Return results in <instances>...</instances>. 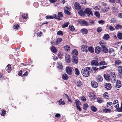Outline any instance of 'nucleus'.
<instances>
[{
  "instance_id": "nucleus-50",
  "label": "nucleus",
  "mask_w": 122,
  "mask_h": 122,
  "mask_svg": "<svg viewBox=\"0 0 122 122\" xmlns=\"http://www.w3.org/2000/svg\"><path fill=\"white\" fill-rule=\"evenodd\" d=\"M64 12L65 13L66 15H71V13L70 12L67 10H64Z\"/></svg>"
},
{
  "instance_id": "nucleus-25",
  "label": "nucleus",
  "mask_w": 122,
  "mask_h": 122,
  "mask_svg": "<svg viewBox=\"0 0 122 122\" xmlns=\"http://www.w3.org/2000/svg\"><path fill=\"white\" fill-rule=\"evenodd\" d=\"M110 38L109 35L107 34H105L103 37L104 39L105 40H108Z\"/></svg>"
},
{
  "instance_id": "nucleus-28",
  "label": "nucleus",
  "mask_w": 122,
  "mask_h": 122,
  "mask_svg": "<svg viewBox=\"0 0 122 122\" xmlns=\"http://www.w3.org/2000/svg\"><path fill=\"white\" fill-rule=\"evenodd\" d=\"M11 68V65L10 64H8L6 67V69L8 72L9 73L10 71Z\"/></svg>"
},
{
  "instance_id": "nucleus-44",
  "label": "nucleus",
  "mask_w": 122,
  "mask_h": 122,
  "mask_svg": "<svg viewBox=\"0 0 122 122\" xmlns=\"http://www.w3.org/2000/svg\"><path fill=\"white\" fill-rule=\"evenodd\" d=\"M74 72L75 74L76 75H79L80 74V73L77 68H76L75 69Z\"/></svg>"
},
{
  "instance_id": "nucleus-33",
  "label": "nucleus",
  "mask_w": 122,
  "mask_h": 122,
  "mask_svg": "<svg viewBox=\"0 0 122 122\" xmlns=\"http://www.w3.org/2000/svg\"><path fill=\"white\" fill-rule=\"evenodd\" d=\"M69 23L68 22H66L64 23L62 25L61 27L62 28H64L68 26L69 24Z\"/></svg>"
},
{
  "instance_id": "nucleus-15",
  "label": "nucleus",
  "mask_w": 122,
  "mask_h": 122,
  "mask_svg": "<svg viewBox=\"0 0 122 122\" xmlns=\"http://www.w3.org/2000/svg\"><path fill=\"white\" fill-rule=\"evenodd\" d=\"M99 43L101 46V48H103L106 46V43L103 41H102L100 42Z\"/></svg>"
},
{
  "instance_id": "nucleus-35",
  "label": "nucleus",
  "mask_w": 122,
  "mask_h": 122,
  "mask_svg": "<svg viewBox=\"0 0 122 122\" xmlns=\"http://www.w3.org/2000/svg\"><path fill=\"white\" fill-rule=\"evenodd\" d=\"M51 51L54 53H55L57 51V50L55 47L53 46L51 47Z\"/></svg>"
},
{
  "instance_id": "nucleus-58",
  "label": "nucleus",
  "mask_w": 122,
  "mask_h": 122,
  "mask_svg": "<svg viewBox=\"0 0 122 122\" xmlns=\"http://www.w3.org/2000/svg\"><path fill=\"white\" fill-rule=\"evenodd\" d=\"M102 28L101 27H99L97 29V32H98L100 33L102 31Z\"/></svg>"
},
{
  "instance_id": "nucleus-21",
  "label": "nucleus",
  "mask_w": 122,
  "mask_h": 122,
  "mask_svg": "<svg viewBox=\"0 0 122 122\" xmlns=\"http://www.w3.org/2000/svg\"><path fill=\"white\" fill-rule=\"evenodd\" d=\"M121 63V61L119 60H117L115 61V66H117Z\"/></svg>"
},
{
  "instance_id": "nucleus-53",
  "label": "nucleus",
  "mask_w": 122,
  "mask_h": 122,
  "mask_svg": "<svg viewBox=\"0 0 122 122\" xmlns=\"http://www.w3.org/2000/svg\"><path fill=\"white\" fill-rule=\"evenodd\" d=\"M112 9L113 12H115L117 10V8L114 6H112Z\"/></svg>"
},
{
  "instance_id": "nucleus-55",
  "label": "nucleus",
  "mask_w": 122,
  "mask_h": 122,
  "mask_svg": "<svg viewBox=\"0 0 122 122\" xmlns=\"http://www.w3.org/2000/svg\"><path fill=\"white\" fill-rule=\"evenodd\" d=\"M6 113V111L5 110H3L2 111V112L1 115L2 116H4L5 114Z\"/></svg>"
},
{
  "instance_id": "nucleus-27",
  "label": "nucleus",
  "mask_w": 122,
  "mask_h": 122,
  "mask_svg": "<svg viewBox=\"0 0 122 122\" xmlns=\"http://www.w3.org/2000/svg\"><path fill=\"white\" fill-rule=\"evenodd\" d=\"M79 14L82 16H84L85 15V11L84 12L83 10H81L78 12Z\"/></svg>"
},
{
  "instance_id": "nucleus-36",
  "label": "nucleus",
  "mask_w": 122,
  "mask_h": 122,
  "mask_svg": "<svg viewBox=\"0 0 122 122\" xmlns=\"http://www.w3.org/2000/svg\"><path fill=\"white\" fill-rule=\"evenodd\" d=\"M103 112L105 113H110L111 110L110 109L107 108H105L103 110Z\"/></svg>"
},
{
  "instance_id": "nucleus-16",
  "label": "nucleus",
  "mask_w": 122,
  "mask_h": 122,
  "mask_svg": "<svg viewBox=\"0 0 122 122\" xmlns=\"http://www.w3.org/2000/svg\"><path fill=\"white\" fill-rule=\"evenodd\" d=\"M104 78L107 81H109L110 80V77L108 74H105L104 75Z\"/></svg>"
},
{
  "instance_id": "nucleus-42",
  "label": "nucleus",
  "mask_w": 122,
  "mask_h": 122,
  "mask_svg": "<svg viewBox=\"0 0 122 122\" xmlns=\"http://www.w3.org/2000/svg\"><path fill=\"white\" fill-rule=\"evenodd\" d=\"M110 75L111 77L112 78H115L116 76L115 73L114 72H112L110 73Z\"/></svg>"
},
{
  "instance_id": "nucleus-18",
  "label": "nucleus",
  "mask_w": 122,
  "mask_h": 122,
  "mask_svg": "<svg viewBox=\"0 0 122 122\" xmlns=\"http://www.w3.org/2000/svg\"><path fill=\"white\" fill-rule=\"evenodd\" d=\"M113 104L115 105L116 104V105L114 106V107L116 108H118L119 107V105L118 104V101L117 100H115L113 102Z\"/></svg>"
},
{
  "instance_id": "nucleus-2",
  "label": "nucleus",
  "mask_w": 122,
  "mask_h": 122,
  "mask_svg": "<svg viewBox=\"0 0 122 122\" xmlns=\"http://www.w3.org/2000/svg\"><path fill=\"white\" fill-rule=\"evenodd\" d=\"M91 9L89 8L86 9L85 10V14H86L89 17H91L93 16V13L91 11Z\"/></svg>"
},
{
  "instance_id": "nucleus-34",
  "label": "nucleus",
  "mask_w": 122,
  "mask_h": 122,
  "mask_svg": "<svg viewBox=\"0 0 122 122\" xmlns=\"http://www.w3.org/2000/svg\"><path fill=\"white\" fill-rule=\"evenodd\" d=\"M62 99H61L57 101V102H58V103L59 104V105H64L65 104V102L64 101H61Z\"/></svg>"
},
{
  "instance_id": "nucleus-10",
  "label": "nucleus",
  "mask_w": 122,
  "mask_h": 122,
  "mask_svg": "<svg viewBox=\"0 0 122 122\" xmlns=\"http://www.w3.org/2000/svg\"><path fill=\"white\" fill-rule=\"evenodd\" d=\"M74 5L75 8L76 10H78L81 9V6L79 3L76 2L75 3Z\"/></svg>"
},
{
  "instance_id": "nucleus-56",
  "label": "nucleus",
  "mask_w": 122,
  "mask_h": 122,
  "mask_svg": "<svg viewBox=\"0 0 122 122\" xmlns=\"http://www.w3.org/2000/svg\"><path fill=\"white\" fill-rule=\"evenodd\" d=\"M109 29L111 31H112L115 30V28L112 26L110 25L109 27Z\"/></svg>"
},
{
  "instance_id": "nucleus-19",
  "label": "nucleus",
  "mask_w": 122,
  "mask_h": 122,
  "mask_svg": "<svg viewBox=\"0 0 122 122\" xmlns=\"http://www.w3.org/2000/svg\"><path fill=\"white\" fill-rule=\"evenodd\" d=\"M65 58L66 62L69 63L70 61V56L67 54L65 56Z\"/></svg>"
},
{
  "instance_id": "nucleus-7",
  "label": "nucleus",
  "mask_w": 122,
  "mask_h": 122,
  "mask_svg": "<svg viewBox=\"0 0 122 122\" xmlns=\"http://www.w3.org/2000/svg\"><path fill=\"white\" fill-rule=\"evenodd\" d=\"M91 64L93 66H99V63L97 60H92L91 62Z\"/></svg>"
},
{
  "instance_id": "nucleus-32",
  "label": "nucleus",
  "mask_w": 122,
  "mask_h": 122,
  "mask_svg": "<svg viewBox=\"0 0 122 122\" xmlns=\"http://www.w3.org/2000/svg\"><path fill=\"white\" fill-rule=\"evenodd\" d=\"M97 102L100 103H102L103 102V100L101 97H97Z\"/></svg>"
},
{
  "instance_id": "nucleus-59",
  "label": "nucleus",
  "mask_w": 122,
  "mask_h": 122,
  "mask_svg": "<svg viewBox=\"0 0 122 122\" xmlns=\"http://www.w3.org/2000/svg\"><path fill=\"white\" fill-rule=\"evenodd\" d=\"M81 100L84 102H85L86 100V98L84 97H82L81 98Z\"/></svg>"
},
{
  "instance_id": "nucleus-1",
  "label": "nucleus",
  "mask_w": 122,
  "mask_h": 122,
  "mask_svg": "<svg viewBox=\"0 0 122 122\" xmlns=\"http://www.w3.org/2000/svg\"><path fill=\"white\" fill-rule=\"evenodd\" d=\"M93 72L92 69L90 67H87L86 68L82 70L81 73L83 76L88 77L90 75V72L92 73Z\"/></svg>"
},
{
  "instance_id": "nucleus-30",
  "label": "nucleus",
  "mask_w": 122,
  "mask_h": 122,
  "mask_svg": "<svg viewBox=\"0 0 122 122\" xmlns=\"http://www.w3.org/2000/svg\"><path fill=\"white\" fill-rule=\"evenodd\" d=\"M113 106V104L111 102H108L107 103V107H112Z\"/></svg>"
},
{
  "instance_id": "nucleus-11",
  "label": "nucleus",
  "mask_w": 122,
  "mask_h": 122,
  "mask_svg": "<svg viewBox=\"0 0 122 122\" xmlns=\"http://www.w3.org/2000/svg\"><path fill=\"white\" fill-rule=\"evenodd\" d=\"M104 86L105 88L107 90H109L111 88V84L109 83H106L105 84Z\"/></svg>"
},
{
  "instance_id": "nucleus-24",
  "label": "nucleus",
  "mask_w": 122,
  "mask_h": 122,
  "mask_svg": "<svg viewBox=\"0 0 122 122\" xmlns=\"http://www.w3.org/2000/svg\"><path fill=\"white\" fill-rule=\"evenodd\" d=\"M81 31L83 34H87L88 30L86 29L83 28L81 29Z\"/></svg>"
},
{
  "instance_id": "nucleus-43",
  "label": "nucleus",
  "mask_w": 122,
  "mask_h": 122,
  "mask_svg": "<svg viewBox=\"0 0 122 122\" xmlns=\"http://www.w3.org/2000/svg\"><path fill=\"white\" fill-rule=\"evenodd\" d=\"M88 51L91 53H93L94 52V50L92 47L91 46L88 48Z\"/></svg>"
},
{
  "instance_id": "nucleus-61",
  "label": "nucleus",
  "mask_w": 122,
  "mask_h": 122,
  "mask_svg": "<svg viewBox=\"0 0 122 122\" xmlns=\"http://www.w3.org/2000/svg\"><path fill=\"white\" fill-rule=\"evenodd\" d=\"M19 25L18 24H17L14 25L13 26V27H14V28L15 29H17L19 27Z\"/></svg>"
},
{
  "instance_id": "nucleus-23",
  "label": "nucleus",
  "mask_w": 122,
  "mask_h": 122,
  "mask_svg": "<svg viewBox=\"0 0 122 122\" xmlns=\"http://www.w3.org/2000/svg\"><path fill=\"white\" fill-rule=\"evenodd\" d=\"M79 22L80 24H82V25H85L86 26H87L88 25V23L86 22V21L85 20L82 21L81 20H80Z\"/></svg>"
},
{
  "instance_id": "nucleus-22",
  "label": "nucleus",
  "mask_w": 122,
  "mask_h": 122,
  "mask_svg": "<svg viewBox=\"0 0 122 122\" xmlns=\"http://www.w3.org/2000/svg\"><path fill=\"white\" fill-rule=\"evenodd\" d=\"M56 17V15L55 14L53 15V16H50L49 15H47L46 16V18L47 19H53L55 18Z\"/></svg>"
},
{
  "instance_id": "nucleus-46",
  "label": "nucleus",
  "mask_w": 122,
  "mask_h": 122,
  "mask_svg": "<svg viewBox=\"0 0 122 122\" xmlns=\"http://www.w3.org/2000/svg\"><path fill=\"white\" fill-rule=\"evenodd\" d=\"M117 37L119 39H122V33H119L117 34Z\"/></svg>"
},
{
  "instance_id": "nucleus-6",
  "label": "nucleus",
  "mask_w": 122,
  "mask_h": 122,
  "mask_svg": "<svg viewBox=\"0 0 122 122\" xmlns=\"http://www.w3.org/2000/svg\"><path fill=\"white\" fill-rule=\"evenodd\" d=\"M63 16V15L62 13L61 12H58V15L56 16V17L55 18L58 19L59 20H62L61 18Z\"/></svg>"
},
{
  "instance_id": "nucleus-29",
  "label": "nucleus",
  "mask_w": 122,
  "mask_h": 122,
  "mask_svg": "<svg viewBox=\"0 0 122 122\" xmlns=\"http://www.w3.org/2000/svg\"><path fill=\"white\" fill-rule=\"evenodd\" d=\"M62 78L63 79L65 80L68 79V75L65 73L63 74L62 76Z\"/></svg>"
},
{
  "instance_id": "nucleus-62",
  "label": "nucleus",
  "mask_w": 122,
  "mask_h": 122,
  "mask_svg": "<svg viewBox=\"0 0 122 122\" xmlns=\"http://www.w3.org/2000/svg\"><path fill=\"white\" fill-rule=\"evenodd\" d=\"M117 16L119 18H122V13H118V14Z\"/></svg>"
},
{
  "instance_id": "nucleus-51",
  "label": "nucleus",
  "mask_w": 122,
  "mask_h": 122,
  "mask_svg": "<svg viewBox=\"0 0 122 122\" xmlns=\"http://www.w3.org/2000/svg\"><path fill=\"white\" fill-rule=\"evenodd\" d=\"M95 15L98 18H99L100 17V14L99 13V12L98 11L95 12L94 13Z\"/></svg>"
},
{
  "instance_id": "nucleus-37",
  "label": "nucleus",
  "mask_w": 122,
  "mask_h": 122,
  "mask_svg": "<svg viewBox=\"0 0 122 122\" xmlns=\"http://www.w3.org/2000/svg\"><path fill=\"white\" fill-rule=\"evenodd\" d=\"M76 85L80 87H81L82 85V82L80 80L78 81L76 83Z\"/></svg>"
},
{
  "instance_id": "nucleus-8",
  "label": "nucleus",
  "mask_w": 122,
  "mask_h": 122,
  "mask_svg": "<svg viewBox=\"0 0 122 122\" xmlns=\"http://www.w3.org/2000/svg\"><path fill=\"white\" fill-rule=\"evenodd\" d=\"M92 86L94 88H96L97 87L98 84L95 81H93L91 82Z\"/></svg>"
},
{
  "instance_id": "nucleus-31",
  "label": "nucleus",
  "mask_w": 122,
  "mask_h": 122,
  "mask_svg": "<svg viewBox=\"0 0 122 122\" xmlns=\"http://www.w3.org/2000/svg\"><path fill=\"white\" fill-rule=\"evenodd\" d=\"M88 107V105L87 103H85L83 105V107L84 110H86Z\"/></svg>"
},
{
  "instance_id": "nucleus-45",
  "label": "nucleus",
  "mask_w": 122,
  "mask_h": 122,
  "mask_svg": "<svg viewBox=\"0 0 122 122\" xmlns=\"http://www.w3.org/2000/svg\"><path fill=\"white\" fill-rule=\"evenodd\" d=\"M91 108L92 110L94 112H95L97 111V108L94 106H91Z\"/></svg>"
},
{
  "instance_id": "nucleus-40",
  "label": "nucleus",
  "mask_w": 122,
  "mask_h": 122,
  "mask_svg": "<svg viewBox=\"0 0 122 122\" xmlns=\"http://www.w3.org/2000/svg\"><path fill=\"white\" fill-rule=\"evenodd\" d=\"M87 47L86 45H83L82 46V49L84 51H86Z\"/></svg>"
},
{
  "instance_id": "nucleus-64",
  "label": "nucleus",
  "mask_w": 122,
  "mask_h": 122,
  "mask_svg": "<svg viewBox=\"0 0 122 122\" xmlns=\"http://www.w3.org/2000/svg\"><path fill=\"white\" fill-rule=\"evenodd\" d=\"M98 23L99 24H104L105 22L103 20H101L98 21Z\"/></svg>"
},
{
  "instance_id": "nucleus-5",
  "label": "nucleus",
  "mask_w": 122,
  "mask_h": 122,
  "mask_svg": "<svg viewBox=\"0 0 122 122\" xmlns=\"http://www.w3.org/2000/svg\"><path fill=\"white\" fill-rule=\"evenodd\" d=\"M121 82L119 80H117L116 82V88L117 90L118 89L121 87Z\"/></svg>"
},
{
  "instance_id": "nucleus-12",
  "label": "nucleus",
  "mask_w": 122,
  "mask_h": 122,
  "mask_svg": "<svg viewBox=\"0 0 122 122\" xmlns=\"http://www.w3.org/2000/svg\"><path fill=\"white\" fill-rule=\"evenodd\" d=\"M57 67L59 70H62L63 67L62 63L60 62H58L57 63Z\"/></svg>"
},
{
  "instance_id": "nucleus-26",
  "label": "nucleus",
  "mask_w": 122,
  "mask_h": 122,
  "mask_svg": "<svg viewBox=\"0 0 122 122\" xmlns=\"http://www.w3.org/2000/svg\"><path fill=\"white\" fill-rule=\"evenodd\" d=\"M103 52L105 53H107L108 52V49L106 46L103 47V48H101Z\"/></svg>"
},
{
  "instance_id": "nucleus-60",
  "label": "nucleus",
  "mask_w": 122,
  "mask_h": 122,
  "mask_svg": "<svg viewBox=\"0 0 122 122\" xmlns=\"http://www.w3.org/2000/svg\"><path fill=\"white\" fill-rule=\"evenodd\" d=\"M51 43L53 45H58L59 44L58 42L56 40H54L53 43Z\"/></svg>"
},
{
  "instance_id": "nucleus-47",
  "label": "nucleus",
  "mask_w": 122,
  "mask_h": 122,
  "mask_svg": "<svg viewBox=\"0 0 122 122\" xmlns=\"http://www.w3.org/2000/svg\"><path fill=\"white\" fill-rule=\"evenodd\" d=\"M99 66L100 65H107V63L104 61H102L99 63Z\"/></svg>"
},
{
  "instance_id": "nucleus-3",
  "label": "nucleus",
  "mask_w": 122,
  "mask_h": 122,
  "mask_svg": "<svg viewBox=\"0 0 122 122\" xmlns=\"http://www.w3.org/2000/svg\"><path fill=\"white\" fill-rule=\"evenodd\" d=\"M66 73L69 75H71L72 72L71 68L70 66L67 67L66 68Z\"/></svg>"
},
{
  "instance_id": "nucleus-20",
  "label": "nucleus",
  "mask_w": 122,
  "mask_h": 122,
  "mask_svg": "<svg viewBox=\"0 0 122 122\" xmlns=\"http://www.w3.org/2000/svg\"><path fill=\"white\" fill-rule=\"evenodd\" d=\"M97 81L98 82H101L103 80L102 77L100 75H98L96 77Z\"/></svg>"
},
{
  "instance_id": "nucleus-14",
  "label": "nucleus",
  "mask_w": 122,
  "mask_h": 122,
  "mask_svg": "<svg viewBox=\"0 0 122 122\" xmlns=\"http://www.w3.org/2000/svg\"><path fill=\"white\" fill-rule=\"evenodd\" d=\"M71 54L72 55V56H77L78 55V51L76 49L72 51Z\"/></svg>"
},
{
  "instance_id": "nucleus-38",
  "label": "nucleus",
  "mask_w": 122,
  "mask_h": 122,
  "mask_svg": "<svg viewBox=\"0 0 122 122\" xmlns=\"http://www.w3.org/2000/svg\"><path fill=\"white\" fill-rule=\"evenodd\" d=\"M64 48L65 51H69L70 49V46L68 45L65 46H64Z\"/></svg>"
},
{
  "instance_id": "nucleus-13",
  "label": "nucleus",
  "mask_w": 122,
  "mask_h": 122,
  "mask_svg": "<svg viewBox=\"0 0 122 122\" xmlns=\"http://www.w3.org/2000/svg\"><path fill=\"white\" fill-rule=\"evenodd\" d=\"M78 59L77 56H73L72 57V61L73 63L76 64L78 63Z\"/></svg>"
},
{
  "instance_id": "nucleus-17",
  "label": "nucleus",
  "mask_w": 122,
  "mask_h": 122,
  "mask_svg": "<svg viewBox=\"0 0 122 122\" xmlns=\"http://www.w3.org/2000/svg\"><path fill=\"white\" fill-rule=\"evenodd\" d=\"M101 51V47L99 46L96 47L95 49V52L99 54L100 52V51Z\"/></svg>"
},
{
  "instance_id": "nucleus-54",
  "label": "nucleus",
  "mask_w": 122,
  "mask_h": 122,
  "mask_svg": "<svg viewBox=\"0 0 122 122\" xmlns=\"http://www.w3.org/2000/svg\"><path fill=\"white\" fill-rule=\"evenodd\" d=\"M28 14H23L22 15V17L23 19H26L28 17Z\"/></svg>"
},
{
  "instance_id": "nucleus-52",
  "label": "nucleus",
  "mask_w": 122,
  "mask_h": 122,
  "mask_svg": "<svg viewBox=\"0 0 122 122\" xmlns=\"http://www.w3.org/2000/svg\"><path fill=\"white\" fill-rule=\"evenodd\" d=\"M57 34L59 36H62L63 35V31H58L57 32Z\"/></svg>"
},
{
  "instance_id": "nucleus-49",
  "label": "nucleus",
  "mask_w": 122,
  "mask_h": 122,
  "mask_svg": "<svg viewBox=\"0 0 122 122\" xmlns=\"http://www.w3.org/2000/svg\"><path fill=\"white\" fill-rule=\"evenodd\" d=\"M114 49L111 48H110L109 49V50H108V52L110 54L114 52Z\"/></svg>"
},
{
  "instance_id": "nucleus-9",
  "label": "nucleus",
  "mask_w": 122,
  "mask_h": 122,
  "mask_svg": "<svg viewBox=\"0 0 122 122\" xmlns=\"http://www.w3.org/2000/svg\"><path fill=\"white\" fill-rule=\"evenodd\" d=\"M89 96L90 99H94L96 97L94 93L92 92L89 93Z\"/></svg>"
},
{
  "instance_id": "nucleus-41",
  "label": "nucleus",
  "mask_w": 122,
  "mask_h": 122,
  "mask_svg": "<svg viewBox=\"0 0 122 122\" xmlns=\"http://www.w3.org/2000/svg\"><path fill=\"white\" fill-rule=\"evenodd\" d=\"M115 27L116 29H122V26L118 24L115 26Z\"/></svg>"
},
{
  "instance_id": "nucleus-63",
  "label": "nucleus",
  "mask_w": 122,
  "mask_h": 122,
  "mask_svg": "<svg viewBox=\"0 0 122 122\" xmlns=\"http://www.w3.org/2000/svg\"><path fill=\"white\" fill-rule=\"evenodd\" d=\"M103 96L106 98H107L108 97V93L107 92H106L104 94Z\"/></svg>"
},
{
  "instance_id": "nucleus-48",
  "label": "nucleus",
  "mask_w": 122,
  "mask_h": 122,
  "mask_svg": "<svg viewBox=\"0 0 122 122\" xmlns=\"http://www.w3.org/2000/svg\"><path fill=\"white\" fill-rule=\"evenodd\" d=\"M75 102L76 104V106L77 105H79L81 104L80 101L78 99H76L75 100Z\"/></svg>"
},
{
  "instance_id": "nucleus-57",
  "label": "nucleus",
  "mask_w": 122,
  "mask_h": 122,
  "mask_svg": "<svg viewBox=\"0 0 122 122\" xmlns=\"http://www.w3.org/2000/svg\"><path fill=\"white\" fill-rule=\"evenodd\" d=\"M117 111L118 112H122V103L121 104V107L119 108H118V109L117 110Z\"/></svg>"
},
{
  "instance_id": "nucleus-39",
  "label": "nucleus",
  "mask_w": 122,
  "mask_h": 122,
  "mask_svg": "<svg viewBox=\"0 0 122 122\" xmlns=\"http://www.w3.org/2000/svg\"><path fill=\"white\" fill-rule=\"evenodd\" d=\"M69 27V29L71 31H74L75 28L72 25H70Z\"/></svg>"
},
{
  "instance_id": "nucleus-4",
  "label": "nucleus",
  "mask_w": 122,
  "mask_h": 122,
  "mask_svg": "<svg viewBox=\"0 0 122 122\" xmlns=\"http://www.w3.org/2000/svg\"><path fill=\"white\" fill-rule=\"evenodd\" d=\"M117 71L119 76L122 77V66H120L117 68Z\"/></svg>"
}]
</instances>
